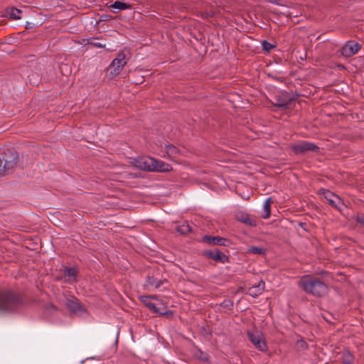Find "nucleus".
I'll return each mask as SVG.
<instances>
[{
    "label": "nucleus",
    "instance_id": "1",
    "mask_svg": "<svg viewBox=\"0 0 364 364\" xmlns=\"http://www.w3.org/2000/svg\"><path fill=\"white\" fill-rule=\"evenodd\" d=\"M133 165L139 169L151 171L168 172L172 170L170 164L149 156L135 159Z\"/></svg>",
    "mask_w": 364,
    "mask_h": 364
},
{
    "label": "nucleus",
    "instance_id": "2",
    "mask_svg": "<svg viewBox=\"0 0 364 364\" xmlns=\"http://www.w3.org/2000/svg\"><path fill=\"white\" fill-rule=\"evenodd\" d=\"M299 286L309 294L322 296L328 291V287L318 279H311L309 276L303 277L299 282Z\"/></svg>",
    "mask_w": 364,
    "mask_h": 364
},
{
    "label": "nucleus",
    "instance_id": "3",
    "mask_svg": "<svg viewBox=\"0 0 364 364\" xmlns=\"http://www.w3.org/2000/svg\"><path fill=\"white\" fill-rule=\"evenodd\" d=\"M18 299L9 292L0 291V314L14 311L18 305Z\"/></svg>",
    "mask_w": 364,
    "mask_h": 364
},
{
    "label": "nucleus",
    "instance_id": "4",
    "mask_svg": "<svg viewBox=\"0 0 364 364\" xmlns=\"http://www.w3.org/2000/svg\"><path fill=\"white\" fill-rule=\"evenodd\" d=\"M126 64L127 60L124 53H119L107 68L108 76L113 78L118 75Z\"/></svg>",
    "mask_w": 364,
    "mask_h": 364
},
{
    "label": "nucleus",
    "instance_id": "5",
    "mask_svg": "<svg viewBox=\"0 0 364 364\" xmlns=\"http://www.w3.org/2000/svg\"><path fill=\"white\" fill-rule=\"evenodd\" d=\"M17 164V154L11 153L5 159L0 158V175H4L7 171L14 168Z\"/></svg>",
    "mask_w": 364,
    "mask_h": 364
},
{
    "label": "nucleus",
    "instance_id": "6",
    "mask_svg": "<svg viewBox=\"0 0 364 364\" xmlns=\"http://www.w3.org/2000/svg\"><path fill=\"white\" fill-rule=\"evenodd\" d=\"M321 193L323 195L324 198L333 207L338 208L340 210H342L345 207V205L342 200V199L333 193L332 192L322 189L321 190Z\"/></svg>",
    "mask_w": 364,
    "mask_h": 364
},
{
    "label": "nucleus",
    "instance_id": "7",
    "mask_svg": "<svg viewBox=\"0 0 364 364\" xmlns=\"http://www.w3.org/2000/svg\"><path fill=\"white\" fill-rule=\"evenodd\" d=\"M248 337L252 343L259 350H267V344L264 339V336L259 331L248 332Z\"/></svg>",
    "mask_w": 364,
    "mask_h": 364
},
{
    "label": "nucleus",
    "instance_id": "8",
    "mask_svg": "<svg viewBox=\"0 0 364 364\" xmlns=\"http://www.w3.org/2000/svg\"><path fill=\"white\" fill-rule=\"evenodd\" d=\"M360 46L354 41L347 42L341 49V54L345 57H350L358 53Z\"/></svg>",
    "mask_w": 364,
    "mask_h": 364
},
{
    "label": "nucleus",
    "instance_id": "9",
    "mask_svg": "<svg viewBox=\"0 0 364 364\" xmlns=\"http://www.w3.org/2000/svg\"><path fill=\"white\" fill-rule=\"evenodd\" d=\"M316 146L309 142H300L293 146L294 151L296 154H301L307 151H314L316 149Z\"/></svg>",
    "mask_w": 364,
    "mask_h": 364
},
{
    "label": "nucleus",
    "instance_id": "10",
    "mask_svg": "<svg viewBox=\"0 0 364 364\" xmlns=\"http://www.w3.org/2000/svg\"><path fill=\"white\" fill-rule=\"evenodd\" d=\"M204 240L209 244L221 246H228L230 244V241L228 240L221 237L205 236L204 237Z\"/></svg>",
    "mask_w": 364,
    "mask_h": 364
},
{
    "label": "nucleus",
    "instance_id": "11",
    "mask_svg": "<svg viewBox=\"0 0 364 364\" xmlns=\"http://www.w3.org/2000/svg\"><path fill=\"white\" fill-rule=\"evenodd\" d=\"M264 288V282L263 281H260L257 285H254L249 288L247 294L252 297H257L263 292Z\"/></svg>",
    "mask_w": 364,
    "mask_h": 364
},
{
    "label": "nucleus",
    "instance_id": "12",
    "mask_svg": "<svg viewBox=\"0 0 364 364\" xmlns=\"http://www.w3.org/2000/svg\"><path fill=\"white\" fill-rule=\"evenodd\" d=\"M67 306L70 311L80 316H82L85 312V310L82 307L77 300L68 301Z\"/></svg>",
    "mask_w": 364,
    "mask_h": 364
},
{
    "label": "nucleus",
    "instance_id": "13",
    "mask_svg": "<svg viewBox=\"0 0 364 364\" xmlns=\"http://www.w3.org/2000/svg\"><path fill=\"white\" fill-rule=\"evenodd\" d=\"M155 304H156V307L154 308V312L161 315H166L168 314V311L166 310V304L164 302L156 299L155 300Z\"/></svg>",
    "mask_w": 364,
    "mask_h": 364
},
{
    "label": "nucleus",
    "instance_id": "14",
    "mask_svg": "<svg viewBox=\"0 0 364 364\" xmlns=\"http://www.w3.org/2000/svg\"><path fill=\"white\" fill-rule=\"evenodd\" d=\"M208 256L215 261H219L223 263L228 260V257L225 255L220 252V251L215 250L208 253Z\"/></svg>",
    "mask_w": 364,
    "mask_h": 364
},
{
    "label": "nucleus",
    "instance_id": "15",
    "mask_svg": "<svg viewBox=\"0 0 364 364\" xmlns=\"http://www.w3.org/2000/svg\"><path fill=\"white\" fill-rule=\"evenodd\" d=\"M77 271L74 268H67L65 270V280L69 283H72L76 279Z\"/></svg>",
    "mask_w": 364,
    "mask_h": 364
},
{
    "label": "nucleus",
    "instance_id": "16",
    "mask_svg": "<svg viewBox=\"0 0 364 364\" xmlns=\"http://www.w3.org/2000/svg\"><path fill=\"white\" fill-rule=\"evenodd\" d=\"M270 203L271 198H268L265 200L264 203H263V208L262 213V216L263 218H268L270 216Z\"/></svg>",
    "mask_w": 364,
    "mask_h": 364
},
{
    "label": "nucleus",
    "instance_id": "17",
    "mask_svg": "<svg viewBox=\"0 0 364 364\" xmlns=\"http://www.w3.org/2000/svg\"><path fill=\"white\" fill-rule=\"evenodd\" d=\"M141 301L144 304L145 306L149 307L151 310L154 311V308L156 307V304H155V300L156 298L155 297H149V296H142L141 298Z\"/></svg>",
    "mask_w": 364,
    "mask_h": 364
},
{
    "label": "nucleus",
    "instance_id": "18",
    "mask_svg": "<svg viewBox=\"0 0 364 364\" xmlns=\"http://www.w3.org/2000/svg\"><path fill=\"white\" fill-rule=\"evenodd\" d=\"M236 218L238 221L242 222L247 225H252V220L250 219L248 215L244 213H237L236 215Z\"/></svg>",
    "mask_w": 364,
    "mask_h": 364
},
{
    "label": "nucleus",
    "instance_id": "19",
    "mask_svg": "<svg viewBox=\"0 0 364 364\" xmlns=\"http://www.w3.org/2000/svg\"><path fill=\"white\" fill-rule=\"evenodd\" d=\"M22 11L20 9H18L16 8H11L9 11L8 14L9 15L10 18L14 20H18L21 19L22 17Z\"/></svg>",
    "mask_w": 364,
    "mask_h": 364
},
{
    "label": "nucleus",
    "instance_id": "20",
    "mask_svg": "<svg viewBox=\"0 0 364 364\" xmlns=\"http://www.w3.org/2000/svg\"><path fill=\"white\" fill-rule=\"evenodd\" d=\"M110 8H112V9L122 11V10H126V9H129L130 5L127 3H124V2H121V1H115L114 3H113L112 4L110 5Z\"/></svg>",
    "mask_w": 364,
    "mask_h": 364
},
{
    "label": "nucleus",
    "instance_id": "21",
    "mask_svg": "<svg viewBox=\"0 0 364 364\" xmlns=\"http://www.w3.org/2000/svg\"><path fill=\"white\" fill-rule=\"evenodd\" d=\"M166 149L167 156L171 159L176 158V156L178 154V150L174 146L170 144L166 145Z\"/></svg>",
    "mask_w": 364,
    "mask_h": 364
},
{
    "label": "nucleus",
    "instance_id": "22",
    "mask_svg": "<svg viewBox=\"0 0 364 364\" xmlns=\"http://www.w3.org/2000/svg\"><path fill=\"white\" fill-rule=\"evenodd\" d=\"M342 360L345 364H350L353 360V357L350 352L345 351L342 355Z\"/></svg>",
    "mask_w": 364,
    "mask_h": 364
},
{
    "label": "nucleus",
    "instance_id": "23",
    "mask_svg": "<svg viewBox=\"0 0 364 364\" xmlns=\"http://www.w3.org/2000/svg\"><path fill=\"white\" fill-rule=\"evenodd\" d=\"M247 252L255 255H263L264 253V249L260 247H250Z\"/></svg>",
    "mask_w": 364,
    "mask_h": 364
},
{
    "label": "nucleus",
    "instance_id": "24",
    "mask_svg": "<svg viewBox=\"0 0 364 364\" xmlns=\"http://www.w3.org/2000/svg\"><path fill=\"white\" fill-rule=\"evenodd\" d=\"M195 356L196 358H198L199 360H208V355L205 353L200 350V349H196Z\"/></svg>",
    "mask_w": 364,
    "mask_h": 364
},
{
    "label": "nucleus",
    "instance_id": "25",
    "mask_svg": "<svg viewBox=\"0 0 364 364\" xmlns=\"http://www.w3.org/2000/svg\"><path fill=\"white\" fill-rule=\"evenodd\" d=\"M177 230L181 234H186L191 231V228L187 223H183L178 228Z\"/></svg>",
    "mask_w": 364,
    "mask_h": 364
},
{
    "label": "nucleus",
    "instance_id": "26",
    "mask_svg": "<svg viewBox=\"0 0 364 364\" xmlns=\"http://www.w3.org/2000/svg\"><path fill=\"white\" fill-rule=\"evenodd\" d=\"M87 43L88 45H91V46H92L94 47H97V48H104V47H105V44H102L101 43L97 42L95 38L88 39Z\"/></svg>",
    "mask_w": 364,
    "mask_h": 364
},
{
    "label": "nucleus",
    "instance_id": "27",
    "mask_svg": "<svg viewBox=\"0 0 364 364\" xmlns=\"http://www.w3.org/2000/svg\"><path fill=\"white\" fill-rule=\"evenodd\" d=\"M262 47H263V49L265 50L266 51L269 52V50H271L274 47V46L272 43H269L267 41H264L262 43Z\"/></svg>",
    "mask_w": 364,
    "mask_h": 364
},
{
    "label": "nucleus",
    "instance_id": "28",
    "mask_svg": "<svg viewBox=\"0 0 364 364\" xmlns=\"http://www.w3.org/2000/svg\"><path fill=\"white\" fill-rule=\"evenodd\" d=\"M297 346L299 348H305V343L304 341H298Z\"/></svg>",
    "mask_w": 364,
    "mask_h": 364
},
{
    "label": "nucleus",
    "instance_id": "29",
    "mask_svg": "<svg viewBox=\"0 0 364 364\" xmlns=\"http://www.w3.org/2000/svg\"><path fill=\"white\" fill-rule=\"evenodd\" d=\"M33 26H34V24L33 23L26 22V28H31L33 27Z\"/></svg>",
    "mask_w": 364,
    "mask_h": 364
},
{
    "label": "nucleus",
    "instance_id": "30",
    "mask_svg": "<svg viewBox=\"0 0 364 364\" xmlns=\"http://www.w3.org/2000/svg\"><path fill=\"white\" fill-rule=\"evenodd\" d=\"M360 222L361 223L364 224V217H363V218H361L360 219Z\"/></svg>",
    "mask_w": 364,
    "mask_h": 364
}]
</instances>
